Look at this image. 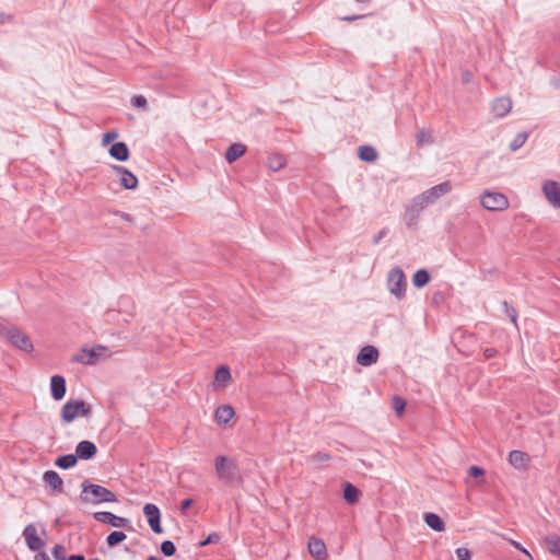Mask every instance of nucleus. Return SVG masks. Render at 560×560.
I'll return each mask as SVG.
<instances>
[{
	"label": "nucleus",
	"mask_w": 560,
	"mask_h": 560,
	"mask_svg": "<svg viewBox=\"0 0 560 560\" xmlns=\"http://www.w3.org/2000/svg\"><path fill=\"white\" fill-rule=\"evenodd\" d=\"M388 291L397 299L405 298L407 281L406 276L401 268L395 267L387 275Z\"/></svg>",
	"instance_id": "obj_6"
},
{
	"label": "nucleus",
	"mask_w": 560,
	"mask_h": 560,
	"mask_svg": "<svg viewBox=\"0 0 560 560\" xmlns=\"http://www.w3.org/2000/svg\"><path fill=\"white\" fill-rule=\"evenodd\" d=\"M453 186L451 182L446 180L439 185H435L420 195L418 197L423 201L424 206L429 207L430 205L434 203L436 200H439L441 197L447 195L452 190Z\"/></svg>",
	"instance_id": "obj_9"
},
{
	"label": "nucleus",
	"mask_w": 560,
	"mask_h": 560,
	"mask_svg": "<svg viewBox=\"0 0 560 560\" xmlns=\"http://www.w3.org/2000/svg\"><path fill=\"white\" fill-rule=\"evenodd\" d=\"M231 372L226 365H221L214 373L212 386L214 389H223L231 383Z\"/></svg>",
	"instance_id": "obj_15"
},
{
	"label": "nucleus",
	"mask_w": 560,
	"mask_h": 560,
	"mask_svg": "<svg viewBox=\"0 0 560 560\" xmlns=\"http://www.w3.org/2000/svg\"><path fill=\"white\" fill-rule=\"evenodd\" d=\"M115 190L118 188L135 189L138 185V177H114V180L109 184Z\"/></svg>",
	"instance_id": "obj_24"
},
{
	"label": "nucleus",
	"mask_w": 560,
	"mask_h": 560,
	"mask_svg": "<svg viewBox=\"0 0 560 560\" xmlns=\"http://www.w3.org/2000/svg\"><path fill=\"white\" fill-rule=\"evenodd\" d=\"M480 202L489 211H503L509 207L508 197L499 191H485L481 195Z\"/></svg>",
	"instance_id": "obj_8"
},
{
	"label": "nucleus",
	"mask_w": 560,
	"mask_h": 560,
	"mask_svg": "<svg viewBox=\"0 0 560 560\" xmlns=\"http://www.w3.org/2000/svg\"><path fill=\"white\" fill-rule=\"evenodd\" d=\"M96 452V445L91 441H81L75 447V456L84 460L93 458Z\"/></svg>",
	"instance_id": "obj_16"
},
{
	"label": "nucleus",
	"mask_w": 560,
	"mask_h": 560,
	"mask_svg": "<svg viewBox=\"0 0 560 560\" xmlns=\"http://www.w3.org/2000/svg\"><path fill=\"white\" fill-rule=\"evenodd\" d=\"M430 281V276L427 270H417L412 277V283L416 288H422Z\"/></svg>",
	"instance_id": "obj_32"
},
{
	"label": "nucleus",
	"mask_w": 560,
	"mask_h": 560,
	"mask_svg": "<svg viewBox=\"0 0 560 560\" xmlns=\"http://www.w3.org/2000/svg\"><path fill=\"white\" fill-rule=\"evenodd\" d=\"M116 171L118 173V175H133L129 170L125 168V167H116Z\"/></svg>",
	"instance_id": "obj_54"
},
{
	"label": "nucleus",
	"mask_w": 560,
	"mask_h": 560,
	"mask_svg": "<svg viewBox=\"0 0 560 560\" xmlns=\"http://www.w3.org/2000/svg\"><path fill=\"white\" fill-rule=\"evenodd\" d=\"M36 560H50L49 557L44 553V552H40L38 553L36 557H35Z\"/></svg>",
	"instance_id": "obj_55"
},
{
	"label": "nucleus",
	"mask_w": 560,
	"mask_h": 560,
	"mask_svg": "<svg viewBox=\"0 0 560 560\" xmlns=\"http://www.w3.org/2000/svg\"><path fill=\"white\" fill-rule=\"evenodd\" d=\"M512 545H513L516 549L521 550L524 555H526L527 557H529L530 559H533V558H532V555H530V553H529V552H528V551H527V550H526V549H525V548H524L520 542L512 540Z\"/></svg>",
	"instance_id": "obj_50"
},
{
	"label": "nucleus",
	"mask_w": 560,
	"mask_h": 560,
	"mask_svg": "<svg viewBox=\"0 0 560 560\" xmlns=\"http://www.w3.org/2000/svg\"><path fill=\"white\" fill-rule=\"evenodd\" d=\"M497 354V350L494 348H487L483 351V355L486 359H491Z\"/></svg>",
	"instance_id": "obj_51"
},
{
	"label": "nucleus",
	"mask_w": 560,
	"mask_h": 560,
	"mask_svg": "<svg viewBox=\"0 0 560 560\" xmlns=\"http://www.w3.org/2000/svg\"><path fill=\"white\" fill-rule=\"evenodd\" d=\"M23 536L30 550L39 551L45 546L44 540L37 536L36 528L33 524H28L24 530Z\"/></svg>",
	"instance_id": "obj_12"
},
{
	"label": "nucleus",
	"mask_w": 560,
	"mask_h": 560,
	"mask_svg": "<svg viewBox=\"0 0 560 560\" xmlns=\"http://www.w3.org/2000/svg\"><path fill=\"white\" fill-rule=\"evenodd\" d=\"M359 158L364 162H374L377 159V152L371 145H361L359 148Z\"/></svg>",
	"instance_id": "obj_30"
},
{
	"label": "nucleus",
	"mask_w": 560,
	"mask_h": 560,
	"mask_svg": "<svg viewBox=\"0 0 560 560\" xmlns=\"http://www.w3.org/2000/svg\"><path fill=\"white\" fill-rule=\"evenodd\" d=\"M552 84L556 86V88H559L560 89V77L558 79H555L552 81Z\"/></svg>",
	"instance_id": "obj_57"
},
{
	"label": "nucleus",
	"mask_w": 560,
	"mask_h": 560,
	"mask_svg": "<svg viewBox=\"0 0 560 560\" xmlns=\"http://www.w3.org/2000/svg\"><path fill=\"white\" fill-rule=\"evenodd\" d=\"M94 518L97 522L109 524L114 527H125L130 525V521L126 517L117 516L112 512H96L94 513Z\"/></svg>",
	"instance_id": "obj_13"
},
{
	"label": "nucleus",
	"mask_w": 560,
	"mask_h": 560,
	"mask_svg": "<svg viewBox=\"0 0 560 560\" xmlns=\"http://www.w3.org/2000/svg\"><path fill=\"white\" fill-rule=\"evenodd\" d=\"M109 154L117 161H126L129 158V149L125 142H116L109 149Z\"/></svg>",
	"instance_id": "obj_23"
},
{
	"label": "nucleus",
	"mask_w": 560,
	"mask_h": 560,
	"mask_svg": "<svg viewBox=\"0 0 560 560\" xmlns=\"http://www.w3.org/2000/svg\"><path fill=\"white\" fill-rule=\"evenodd\" d=\"M109 354V350L105 346L98 345L93 348H82L73 355L72 361L84 365H93L100 360L108 358Z\"/></svg>",
	"instance_id": "obj_5"
},
{
	"label": "nucleus",
	"mask_w": 560,
	"mask_h": 560,
	"mask_svg": "<svg viewBox=\"0 0 560 560\" xmlns=\"http://www.w3.org/2000/svg\"><path fill=\"white\" fill-rule=\"evenodd\" d=\"M542 192L552 208L560 209V183L546 180L542 185Z\"/></svg>",
	"instance_id": "obj_10"
},
{
	"label": "nucleus",
	"mask_w": 560,
	"mask_h": 560,
	"mask_svg": "<svg viewBox=\"0 0 560 560\" xmlns=\"http://www.w3.org/2000/svg\"><path fill=\"white\" fill-rule=\"evenodd\" d=\"M546 548L553 556L560 557V537L557 535H549L544 538Z\"/></svg>",
	"instance_id": "obj_28"
},
{
	"label": "nucleus",
	"mask_w": 560,
	"mask_h": 560,
	"mask_svg": "<svg viewBox=\"0 0 560 560\" xmlns=\"http://www.w3.org/2000/svg\"><path fill=\"white\" fill-rule=\"evenodd\" d=\"M13 22H14L13 15L0 12V24L13 23Z\"/></svg>",
	"instance_id": "obj_46"
},
{
	"label": "nucleus",
	"mask_w": 560,
	"mask_h": 560,
	"mask_svg": "<svg viewBox=\"0 0 560 560\" xmlns=\"http://www.w3.org/2000/svg\"><path fill=\"white\" fill-rule=\"evenodd\" d=\"M50 392L55 400H61L66 395V380L61 375H54L50 378Z\"/></svg>",
	"instance_id": "obj_17"
},
{
	"label": "nucleus",
	"mask_w": 560,
	"mask_h": 560,
	"mask_svg": "<svg viewBox=\"0 0 560 560\" xmlns=\"http://www.w3.org/2000/svg\"><path fill=\"white\" fill-rule=\"evenodd\" d=\"M161 551L164 556L171 557L175 553L176 548H175V545L171 540H164L161 544Z\"/></svg>",
	"instance_id": "obj_37"
},
{
	"label": "nucleus",
	"mask_w": 560,
	"mask_h": 560,
	"mask_svg": "<svg viewBox=\"0 0 560 560\" xmlns=\"http://www.w3.org/2000/svg\"><path fill=\"white\" fill-rule=\"evenodd\" d=\"M126 539L122 532H113L106 537V542L109 547H115Z\"/></svg>",
	"instance_id": "obj_34"
},
{
	"label": "nucleus",
	"mask_w": 560,
	"mask_h": 560,
	"mask_svg": "<svg viewBox=\"0 0 560 560\" xmlns=\"http://www.w3.org/2000/svg\"><path fill=\"white\" fill-rule=\"evenodd\" d=\"M502 308L504 314L511 319V322L517 326V312L514 307L508 304V302H502Z\"/></svg>",
	"instance_id": "obj_35"
},
{
	"label": "nucleus",
	"mask_w": 560,
	"mask_h": 560,
	"mask_svg": "<svg viewBox=\"0 0 560 560\" xmlns=\"http://www.w3.org/2000/svg\"><path fill=\"white\" fill-rule=\"evenodd\" d=\"M355 1L359 3H370L371 2V0H355Z\"/></svg>",
	"instance_id": "obj_58"
},
{
	"label": "nucleus",
	"mask_w": 560,
	"mask_h": 560,
	"mask_svg": "<svg viewBox=\"0 0 560 560\" xmlns=\"http://www.w3.org/2000/svg\"><path fill=\"white\" fill-rule=\"evenodd\" d=\"M311 459L314 462H318V463L327 462L330 459V455L327 453L318 452V453L313 454Z\"/></svg>",
	"instance_id": "obj_45"
},
{
	"label": "nucleus",
	"mask_w": 560,
	"mask_h": 560,
	"mask_svg": "<svg viewBox=\"0 0 560 560\" xmlns=\"http://www.w3.org/2000/svg\"><path fill=\"white\" fill-rule=\"evenodd\" d=\"M91 406L80 399H70L61 408V419L66 423L74 421L78 417H89Z\"/></svg>",
	"instance_id": "obj_4"
},
{
	"label": "nucleus",
	"mask_w": 560,
	"mask_h": 560,
	"mask_svg": "<svg viewBox=\"0 0 560 560\" xmlns=\"http://www.w3.org/2000/svg\"><path fill=\"white\" fill-rule=\"evenodd\" d=\"M67 560H85V559L81 555H73V556H70Z\"/></svg>",
	"instance_id": "obj_56"
},
{
	"label": "nucleus",
	"mask_w": 560,
	"mask_h": 560,
	"mask_svg": "<svg viewBox=\"0 0 560 560\" xmlns=\"http://www.w3.org/2000/svg\"><path fill=\"white\" fill-rule=\"evenodd\" d=\"M82 500L84 502H91L94 504L103 503V502H116V495L108 490L107 488L94 485V483H82Z\"/></svg>",
	"instance_id": "obj_3"
},
{
	"label": "nucleus",
	"mask_w": 560,
	"mask_h": 560,
	"mask_svg": "<svg viewBox=\"0 0 560 560\" xmlns=\"http://www.w3.org/2000/svg\"><path fill=\"white\" fill-rule=\"evenodd\" d=\"M267 165L271 172H279L285 165V159L282 154L272 153L268 156Z\"/></svg>",
	"instance_id": "obj_27"
},
{
	"label": "nucleus",
	"mask_w": 560,
	"mask_h": 560,
	"mask_svg": "<svg viewBox=\"0 0 560 560\" xmlns=\"http://www.w3.org/2000/svg\"><path fill=\"white\" fill-rule=\"evenodd\" d=\"M143 514L145 515L149 526L152 529V532L156 534L163 533V529L161 527V513L159 508L153 503H147L143 506Z\"/></svg>",
	"instance_id": "obj_11"
},
{
	"label": "nucleus",
	"mask_w": 560,
	"mask_h": 560,
	"mask_svg": "<svg viewBox=\"0 0 560 560\" xmlns=\"http://www.w3.org/2000/svg\"><path fill=\"white\" fill-rule=\"evenodd\" d=\"M458 560H470L471 553L467 548L460 547L456 549Z\"/></svg>",
	"instance_id": "obj_43"
},
{
	"label": "nucleus",
	"mask_w": 560,
	"mask_h": 560,
	"mask_svg": "<svg viewBox=\"0 0 560 560\" xmlns=\"http://www.w3.org/2000/svg\"><path fill=\"white\" fill-rule=\"evenodd\" d=\"M471 80V73L469 71H464L462 73V81L463 83H469Z\"/></svg>",
	"instance_id": "obj_53"
},
{
	"label": "nucleus",
	"mask_w": 560,
	"mask_h": 560,
	"mask_svg": "<svg viewBox=\"0 0 560 560\" xmlns=\"http://www.w3.org/2000/svg\"><path fill=\"white\" fill-rule=\"evenodd\" d=\"M433 142L432 136L429 131L421 130L417 136V144H431Z\"/></svg>",
	"instance_id": "obj_36"
},
{
	"label": "nucleus",
	"mask_w": 560,
	"mask_h": 560,
	"mask_svg": "<svg viewBox=\"0 0 560 560\" xmlns=\"http://www.w3.org/2000/svg\"><path fill=\"white\" fill-rule=\"evenodd\" d=\"M0 338L24 352L33 350V342L30 337L11 324L0 323Z\"/></svg>",
	"instance_id": "obj_2"
},
{
	"label": "nucleus",
	"mask_w": 560,
	"mask_h": 560,
	"mask_svg": "<svg viewBox=\"0 0 560 560\" xmlns=\"http://www.w3.org/2000/svg\"><path fill=\"white\" fill-rule=\"evenodd\" d=\"M234 415L235 412L232 406L222 405L217 408L214 418L217 423L222 425L226 424L234 417Z\"/></svg>",
	"instance_id": "obj_22"
},
{
	"label": "nucleus",
	"mask_w": 560,
	"mask_h": 560,
	"mask_svg": "<svg viewBox=\"0 0 560 560\" xmlns=\"http://www.w3.org/2000/svg\"><path fill=\"white\" fill-rule=\"evenodd\" d=\"M220 540V536L217 533H211L205 540L199 542L200 547H205L210 544H217Z\"/></svg>",
	"instance_id": "obj_41"
},
{
	"label": "nucleus",
	"mask_w": 560,
	"mask_h": 560,
	"mask_svg": "<svg viewBox=\"0 0 560 560\" xmlns=\"http://www.w3.org/2000/svg\"><path fill=\"white\" fill-rule=\"evenodd\" d=\"M364 16L365 15H347V16L341 18V20L346 21V22H353V21L363 19Z\"/></svg>",
	"instance_id": "obj_52"
},
{
	"label": "nucleus",
	"mask_w": 560,
	"mask_h": 560,
	"mask_svg": "<svg viewBox=\"0 0 560 560\" xmlns=\"http://www.w3.org/2000/svg\"><path fill=\"white\" fill-rule=\"evenodd\" d=\"M110 213H113L114 215H117L119 218H121L122 220L125 221H128L130 223H132V219L130 218V215L128 213H125V212H120V211H112Z\"/></svg>",
	"instance_id": "obj_48"
},
{
	"label": "nucleus",
	"mask_w": 560,
	"mask_h": 560,
	"mask_svg": "<svg viewBox=\"0 0 560 560\" xmlns=\"http://www.w3.org/2000/svg\"><path fill=\"white\" fill-rule=\"evenodd\" d=\"M425 208L427 206H424L423 201H421L418 196L413 197L410 202L405 206L402 221L408 229H417L420 215Z\"/></svg>",
	"instance_id": "obj_7"
},
{
	"label": "nucleus",
	"mask_w": 560,
	"mask_h": 560,
	"mask_svg": "<svg viewBox=\"0 0 560 560\" xmlns=\"http://www.w3.org/2000/svg\"><path fill=\"white\" fill-rule=\"evenodd\" d=\"M43 481L47 487H49L54 492H62L63 481L61 477L54 470H47L44 472Z\"/></svg>",
	"instance_id": "obj_20"
},
{
	"label": "nucleus",
	"mask_w": 560,
	"mask_h": 560,
	"mask_svg": "<svg viewBox=\"0 0 560 560\" xmlns=\"http://www.w3.org/2000/svg\"><path fill=\"white\" fill-rule=\"evenodd\" d=\"M386 234H387V230H386V229L381 230V231H380V232H378V233L373 237V243H374L375 245H377V244L382 241V238L386 236Z\"/></svg>",
	"instance_id": "obj_47"
},
{
	"label": "nucleus",
	"mask_w": 560,
	"mask_h": 560,
	"mask_svg": "<svg viewBox=\"0 0 560 560\" xmlns=\"http://www.w3.org/2000/svg\"><path fill=\"white\" fill-rule=\"evenodd\" d=\"M65 553L66 549L61 545H56L52 549V556L56 560H67Z\"/></svg>",
	"instance_id": "obj_40"
},
{
	"label": "nucleus",
	"mask_w": 560,
	"mask_h": 560,
	"mask_svg": "<svg viewBox=\"0 0 560 560\" xmlns=\"http://www.w3.org/2000/svg\"><path fill=\"white\" fill-rule=\"evenodd\" d=\"M468 475L474 478H482L485 476V470L479 466H470Z\"/></svg>",
	"instance_id": "obj_42"
},
{
	"label": "nucleus",
	"mask_w": 560,
	"mask_h": 560,
	"mask_svg": "<svg viewBox=\"0 0 560 560\" xmlns=\"http://www.w3.org/2000/svg\"><path fill=\"white\" fill-rule=\"evenodd\" d=\"M529 456L522 451H512L509 454V463L516 469H525L528 465Z\"/></svg>",
	"instance_id": "obj_21"
},
{
	"label": "nucleus",
	"mask_w": 560,
	"mask_h": 560,
	"mask_svg": "<svg viewBox=\"0 0 560 560\" xmlns=\"http://www.w3.org/2000/svg\"><path fill=\"white\" fill-rule=\"evenodd\" d=\"M214 469L219 480L225 485L241 483L243 481L237 464L233 458L223 455L215 457Z\"/></svg>",
	"instance_id": "obj_1"
},
{
	"label": "nucleus",
	"mask_w": 560,
	"mask_h": 560,
	"mask_svg": "<svg viewBox=\"0 0 560 560\" xmlns=\"http://www.w3.org/2000/svg\"><path fill=\"white\" fill-rule=\"evenodd\" d=\"M424 522L435 532H443L445 528L443 520L435 513H427L424 515Z\"/></svg>",
	"instance_id": "obj_26"
},
{
	"label": "nucleus",
	"mask_w": 560,
	"mask_h": 560,
	"mask_svg": "<svg viewBox=\"0 0 560 560\" xmlns=\"http://www.w3.org/2000/svg\"><path fill=\"white\" fill-rule=\"evenodd\" d=\"M148 560H158L155 557H150Z\"/></svg>",
	"instance_id": "obj_59"
},
{
	"label": "nucleus",
	"mask_w": 560,
	"mask_h": 560,
	"mask_svg": "<svg viewBox=\"0 0 560 560\" xmlns=\"http://www.w3.org/2000/svg\"><path fill=\"white\" fill-rule=\"evenodd\" d=\"M393 407L397 415L401 416L406 407V401L402 398L395 396L393 398Z\"/></svg>",
	"instance_id": "obj_38"
},
{
	"label": "nucleus",
	"mask_w": 560,
	"mask_h": 560,
	"mask_svg": "<svg viewBox=\"0 0 560 560\" xmlns=\"http://www.w3.org/2000/svg\"><path fill=\"white\" fill-rule=\"evenodd\" d=\"M246 151V147L242 143H233L225 151V159L228 162L232 163L242 156Z\"/></svg>",
	"instance_id": "obj_25"
},
{
	"label": "nucleus",
	"mask_w": 560,
	"mask_h": 560,
	"mask_svg": "<svg viewBox=\"0 0 560 560\" xmlns=\"http://www.w3.org/2000/svg\"><path fill=\"white\" fill-rule=\"evenodd\" d=\"M194 503L192 499H186L180 504V511L182 513H185Z\"/></svg>",
	"instance_id": "obj_49"
},
{
	"label": "nucleus",
	"mask_w": 560,
	"mask_h": 560,
	"mask_svg": "<svg viewBox=\"0 0 560 560\" xmlns=\"http://www.w3.org/2000/svg\"><path fill=\"white\" fill-rule=\"evenodd\" d=\"M131 105L136 108H145L147 107V100L142 95H136L131 98Z\"/></svg>",
	"instance_id": "obj_39"
},
{
	"label": "nucleus",
	"mask_w": 560,
	"mask_h": 560,
	"mask_svg": "<svg viewBox=\"0 0 560 560\" xmlns=\"http://www.w3.org/2000/svg\"><path fill=\"white\" fill-rule=\"evenodd\" d=\"M118 137V133L117 131L115 130H110V131H107L103 135V144L104 145H107L109 144L112 141H114L116 138Z\"/></svg>",
	"instance_id": "obj_44"
},
{
	"label": "nucleus",
	"mask_w": 560,
	"mask_h": 560,
	"mask_svg": "<svg viewBox=\"0 0 560 560\" xmlns=\"http://www.w3.org/2000/svg\"><path fill=\"white\" fill-rule=\"evenodd\" d=\"M378 355V350L374 346H365L360 350L357 362L362 366H370L377 361Z\"/></svg>",
	"instance_id": "obj_14"
},
{
	"label": "nucleus",
	"mask_w": 560,
	"mask_h": 560,
	"mask_svg": "<svg viewBox=\"0 0 560 560\" xmlns=\"http://www.w3.org/2000/svg\"><path fill=\"white\" fill-rule=\"evenodd\" d=\"M527 139H528V133L526 131L516 133V136L510 143V150L513 152L517 151L520 148H522L524 145V143L527 141Z\"/></svg>",
	"instance_id": "obj_33"
},
{
	"label": "nucleus",
	"mask_w": 560,
	"mask_h": 560,
	"mask_svg": "<svg viewBox=\"0 0 560 560\" xmlns=\"http://www.w3.org/2000/svg\"><path fill=\"white\" fill-rule=\"evenodd\" d=\"M78 462V457L73 454L60 456L56 459L55 465L62 469H69L73 467Z\"/></svg>",
	"instance_id": "obj_31"
},
{
	"label": "nucleus",
	"mask_w": 560,
	"mask_h": 560,
	"mask_svg": "<svg viewBox=\"0 0 560 560\" xmlns=\"http://www.w3.org/2000/svg\"><path fill=\"white\" fill-rule=\"evenodd\" d=\"M343 498L349 504H355L360 498V490L351 483H346L343 487Z\"/></svg>",
	"instance_id": "obj_29"
},
{
	"label": "nucleus",
	"mask_w": 560,
	"mask_h": 560,
	"mask_svg": "<svg viewBox=\"0 0 560 560\" xmlns=\"http://www.w3.org/2000/svg\"><path fill=\"white\" fill-rule=\"evenodd\" d=\"M308 551L317 560H325L327 558V549L325 542L316 537L308 540Z\"/></svg>",
	"instance_id": "obj_19"
},
{
	"label": "nucleus",
	"mask_w": 560,
	"mask_h": 560,
	"mask_svg": "<svg viewBox=\"0 0 560 560\" xmlns=\"http://www.w3.org/2000/svg\"><path fill=\"white\" fill-rule=\"evenodd\" d=\"M491 109L495 117H504L512 109V101L509 97H498L492 102Z\"/></svg>",
	"instance_id": "obj_18"
}]
</instances>
